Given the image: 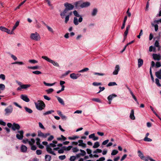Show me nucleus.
I'll return each instance as SVG.
<instances>
[{"instance_id":"1","label":"nucleus","mask_w":161,"mask_h":161,"mask_svg":"<svg viewBox=\"0 0 161 161\" xmlns=\"http://www.w3.org/2000/svg\"><path fill=\"white\" fill-rule=\"evenodd\" d=\"M73 13L75 16V17H74L73 23L75 25H77L79 24L78 22L80 23L82 21L83 18L76 10L74 11Z\"/></svg>"},{"instance_id":"2","label":"nucleus","mask_w":161,"mask_h":161,"mask_svg":"<svg viewBox=\"0 0 161 161\" xmlns=\"http://www.w3.org/2000/svg\"><path fill=\"white\" fill-rule=\"evenodd\" d=\"M36 108L39 110H42L45 107V104L42 100H38L37 102H35Z\"/></svg>"},{"instance_id":"3","label":"nucleus","mask_w":161,"mask_h":161,"mask_svg":"<svg viewBox=\"0 0 161 161\" xmlns=\"http://www.w3.org/2000/svg\"><path fill=\"white\" fill-rule=\"evenodd\" d=\"M30 38L31 40L35 41H39L41 39L40 36L37 32L31 33L30 35Z\"/></svg>"},{"instance_id":"4","label":"nucleus","mask_w":161,"mask_h":161,"mask_svg":"<svg viewBox=\"0 0 161 161\" xmlns=\"http://www.w3.org/2000/svg\"><path fill=\"white\" fill-rule=\"evenodd\" d=\"M56 147V145L53 143H51L48 145H47L46 147L47 151L49 153L54 155H56V154L52 151L51 147Z\"/></svg>"},{"instance_id":"5","label":"nucleus","mask_w":161,"mask_h":161,"mask_svg":"<svg viewBox=\"0 0 161 161\" xmlns=\"http://www.w3.org/2000/svg\"><path fill=\"white\" fill-rule=\"evenodd\" d=\"M42 58L45 60L47 62L52 63L54 66H56L57 67H58L59 66L57 62H55L53 60L50 59V58H49L47 56H42Z\"/></svg>"},{"instance_id":"6","label":"nucleus","mask_w":161,"mask_h":161,"mask_svg":"<svg viewBox=\"0 0 161 161\" xmlns=\"http://www.w3.org/2000/svg\"><path fill=\"white\" fill-rule=\"evenodd\" d=\"M18 133L16 135L17 138L19 140H21L23 139L24 136V131L21 130L20 131H18Z\"/></svg>"},{"instance_id":"7","label":"nucleus","mask_w":161,"mask_h":161,"mask_svg":"<svg viewBox=\"0 0 161 161\" xmlns=\"http://www.w3.org/2000/svg\"><path fill=\"white\" fill-rule=\"evenodd\" d=\"M13 110V108L12 105H9L4 110L5 111V114L8 115L11 113Z\"/></svg>"},{"instance_id":"8","label":"nucleus","mask_w":161,"mask_h":161,"mask_svg":"<svg viewBox=\"0 0 161 161\" xmlns=\"http://www.w3.org/2000/svg\"><path fill=\"white\" fill-rule=\"evenodd\" d=\"M64 5L65 7V9H66L67 11L72 10L74 8V5L68 3H64Z\"/></svg>"},{"instance_id":"9","label":"nucleus","mask_w":161,"mask_h":161,"mask_svg":"<svg viewBox=\"0 0 161 161\" xmlns=\"http://www.w3.org/2000/svg\"><path fill=\"white\" fill-rule=\"evenodd\" d=\"M81 75V74H75L73 73L70 75V77L71 79L75 80L77 79Z\"/></svg>"},{"instance_id":"10","label":"nucleus","mask_w":161,"mask_h":161,"mask_svg":"<svg viewBox=\"0 0 161 161\" xmlns=\"http://www.w3.org/2000/svg\"><path fill=\"white\" fill-rule=\"evenodd\" d=\"M20 128V125L18 124L15 123L13 124V126H12V129L14 131L16 130H19Z\"/></svg>"},{"instance_id":"11","label":"nucleus","mask_w":161,"mask_h":161,"mask_svg":"<svg viewBox=\"0 0 161 161\" xmlns=\"http://www.w3.org/2000/svg\"><path fill=\"white\" fill-rule=\"evenodd\" d=\"M117 96V95L115 94H113L109 95L108 97V99L109 101V104H110L112 99Z\"/></svg>"},{"instance_id":"12","label":"nucleus","mask_w":161,"mask_h":161,"mask_svg":"<svg viewBox=\"0 0 161 161\" xmlns=\"http://www.w3.org/2000/svg\"><path fill=\"white\" fill-rule=\"evenodd\" d=\"M20 98L23 101L26 102H28L30 101L27 96L26 95H21L20 96Z\"/></svg>"},{"instance_id":"13","label":"nucleus","mask_w":161,"mask_h":161,"mask_svg":"<svg viewBox=\"0 0 161 161\" xmlns=\"http://www.w3.org/2000/svg\"><path fill=\"white\" fill-rule=\"evenodd\" d=\"M90 3L89 2H86L82 3L80 5L81 8H84L88 7L90 5Z\"/></svg>"},{"instance_id":"14","label":"nucleus","mask_w":161,"mask_h":161,"mask_svg":"<svg viewBox=\"0 0 161 161\" xmlns=\"http://www.w3.org/2000/svg\"><path fill=\"white\" fill-rule=\"evenodd\" d=\"M120 70L119 67V65H117L115 67V69L114 71L113 72V74L114 75H117L118 74V72Z\"/></svg>"},{"instance_id":"15","label":"nucleus","mask_w":161,"mask_h":161,"mask_svg":"<svg viewBox=\"0 0 161 161\" xmlns=\"http://www.w3.org/2000/svg\"><path fill=\"white\" fill-rule=\"evenodd\" d=\"M153 58L155 60H159L161 58V56L159 55L154 53L153 55Z\"/></svg>"},{"instance_id":"16","label":"nucleus","mask_w":161,"mask_h":161,"mask_svg":"<svg viewBox=\"0 0 161 161\" xmlns=\"http://www.w3.org/2000/svg\"><path fill=\"white\" fill-rule=\"evenodd\" d=\"M20 149L21 152L25 153L27 150V147L24 145H22L20 147Z\"/></svg>"},{"instance_id":"17","label":"nucleus","mask_w":161,"mask_h":161,"mask_svg":"<svg viewBox=\"0 0 161 161\" xmlns=\"http://www.w3.org/2000/svg\"><path fill=\"white\" fill-rule=\"evenodd\" d=\"M143 63V60L142 59H138V68H140L142 66Z\"/></svg>"},{"instance_id":"18","label":"nucleus","mask_w":161,"mask_h":161,"mask_svg":"<svg viewBox=\"0 0 161 161\" xmlns=\"http://www.w3.org/2000/svg\"><path fill=\"white\" fill-rule=\"evenodd\" d=\"M68 11H67L66 9H65L64 10L60 13V15L62 19H63L64 18L65 14L67 13Z\"/></svg>"},{"instance_id":"19","label":"nucleus","mask_w":161,"mask_h":161,"mask_svg":"<svg viewBox=\"0 0 161 161\" xmlns=\"http://www.w3.org/2000/svg\"><path fill=\"white\" fill-rule=\"evenodd\" d=\"M130 117V118L132 120H134L135 119L134 115V111L133 109H132L131 111Z\"/></svg>"},{"instance_id":"20","label":"nucleus","mask_w":161,"mask_h":161,"mask_svg":"<svg viewBox=\"0 0 161 161\" xmlns=\"http://www.w3.org/2000/svg\"><path fill=\"white\" fill-rule=\"evenodd\" d=\"M138 155L139 157L142 159H143L145 158V156H144L143 153L140 151H138Z\"/></svg>"},{"instance_id":"21","label":"nucleus","mask_w":161,"mask_h":161,"mask_svg":"<svg viewBox=\"0 0 161 161\" xmlns=\"http://www.w3.org/2000/svg\"><path fill=\"white\" fill-rule=\"evenodd\" d=\"M155 75L158 78L161 79V72L159 70L155 72Z\"/></svg>"},{"instance_id":"22","label":"nucleus","mask_w":161,"mask_h":161,"mask_svg":"<svg viewBox=\"0 0 161 161\" xmlns=\"http://www.w3.org/2000/svg\"><path fill=\"white\" fill-rule=\"evenodd\" d=\"M31 86L30 84H24L21 85L20 87L22 89H26Z\"/></svg>"},{"instance_id":"23","label":"nucleus","mask_w":161,"mask_h":161,"mask_svg":"<svg viewBox=\"0 0 161 161\" xmlns=\"http://www.w3.org/2000/svg\"><path fill=\"white\" fill-rule=\"evenodd\" d=\"M59 102L63 105H64V103L63 100L59 97H56Z\"/></svg>"},{"instance_id":"24","label":"nucleus","mask_w":161,"mask_h":161,"mask_svg":"<svg viewBox=\"0 0 161 161\" xmlns=\"http://www.w3.org/2000/svg\"><path fill=\"white\" fill-rule=\"evenodd\" d=\"M86 151L87 153L88 154H89V157L91 158H92L93 155L92 154V150L89 149L87 148L86 149Z\"/></svg>"},{"instance_id":"25","label":"nucleus","mask_w":161,"mask_h":161,"mask_svg":"<svg viewBox=\"0 0 161 161\" xmlns=\"http://www.w3.org/2000/svg\"><path fill=\"white\" fill-rule=\"evenodd\" d=\"M51 160V157L49 155H46L45 156V161H50Z\"/></svg>"},{"instance_id":"26","label":"nucleus","mask_w":161,"mask_h":161,"mask_svg":"<svg viewBox=\"0 0 161 161\" xmlns=\"http://www.w3.org/2000/svg\"><path fill=\"white\" fill-rule=\"evenodd\" d=\"M54 111L53 110H50L48 111H47V112H45L43 113V115H47L50 114H52V113H54Z\"/></svg>"},{"instance_id":"27","label":"nucleus","mask_w":161,"mask_h":161,"mask_svg":"<svg viewBox=\"0 0 161 161\" xmlns=\"http://www.w3.org/2000/svg\"><path fill=\"white\" fill-rule=\"evenodd\" d=\"M24 108L25 111L27 112L29 114H31L32 113V110L31 109L27 107H25Z\"/></svg>"},{"instance_id":"28","label":"nucleus","mask_w":161,"mask_h":161,"mask_svg":"<svg viewBox=\"0 0 161 161\" xmlns=\"http://www.w3.org/2000/svg\"><path fill=\"white\" fill-rule=\"evenodd\" d=\"M26 0H25L23 2H22V3H21L19 6H18L17 7H16L14 9V10H16L17 9H19L20 8V7L23 4H24L25 2L26 1Z\"/></svg>"},{"instance_id":"29","label":"nucleus","mask_w":161,"mask_h":161,"mask_svg":"<svg viewBox=\"0 0 161 161\" xmlns=\"http://www.w3.org/2000/svg\"><path fill=\"white\" fill-rule=\"evenodd\" d=\"M99 146L100 144L99 142H97L94 143V145L93 146V147L94 148H97Z\"/></svg>"},{"instance_id":"30","label":"nucleus","mask_w":161,"mask_h":161,"mask_svg":"<svg viewBox=\"0 0 161 161\" xmlns=\"http://www.w3.org/2000/svg\"><path fill=\"white\" fill-rule=\"evenodd\" d=\"M39 67L38 66H35L33 67L28 66L27 68L29 69H39Z\"/></svg>"},{"instance_id":"31","label":"nucleus","mask_w":161,"mask_h":161,"mask_svg":"<svg viewBox=\"0 0 161 161\" xmlns=\"http://www.w3.org/2000/svg\"><path fill=\"white\" fill-rule=\"evenodd\" d=\"M97 12V8H94L93 9L92 12V15L93 16H94L96 15Z\"/></svg>"},{"instance_id":"32","label":"nucleus","mask_w":161,"mask_h":161,"mask_svg":"<svg viewBox=\"0 0 161 161\" xmlns=\"http://www.w3.org/2000/svg\"><path fill=\"white\" fill-rule=\"evenodd\" d=\"M43 83L46 86H53L54 85H55V84L56 83L54 82L53 83H47L46 82H45L44 81L43 82Z\"/></svg>"},{"instance_id":"33","label":"nucleus","mask_w":161,"mask_h":161,"mask_svg":"<svg viewBox=\"0 0 161 161\" xmlns=\"http://www.w3.org/2000/svg\"><path fill=\"white\" fill-rule=\"evenodd\" d=\"M35 142V140L33 138H31L30 141L29 140V144L30 145H32Z\"/></svg>"},{"instance_id":"34","label":"nucleus","mask_w":161,"mask_h":161,"mask_svg":"<svg viewBox=\"0 0 161 161\" xmlns=\"http://www.w3.org/2000/svg\"><path fill=\"white\" fill-rule=\"evenodd\" d=\"M19 22L18 21H17L16 22L15 24L14 25V26L13 27V28L12 29L13 31H14L16 28V27L19 25Z\"/></svg>"},{"instance_id":"35","label":"nucleus","mask_w":161,"mask_h":161,"mask_svg":"<svg viewBox=\"0 0 161 161\" xmlns=\"http://www.w3.org/2000/svg\"><path fill=\"white\" fill-rule=\"evenodd\" d=\"M79 138L78 136H73L72 137H69L68 139L70 140H74Z\"/></svg>"},{"instance_id":"36","label":"nucleus","mask_w":161,"mask_h":161,"mask_svg":"<svg viewBox=\"0 0 161 161\" xmlns=\"http://www.w3.org/2000/svg\"><path fill=\"white\" fill-rule=\"evenodd\" d=\"M29 62L31 64H35L37 63L38 61L34 59H30L29 60Z\"/></svg>"},{"instance_id":"37","label":"nucleus","mask_w":161,"mask_h":161,"mask_svg":"<svg viewBox=\"0 0 161 161\" xmlns=\"http://www.w3.org/2000/svg\"><path fill=\"white\" fill-rule=\"evenodd\" d=\"M72 147V146H69L67 147H63V148H64V149L65 150L69 151L71 149Z\"/></svg>"},{"instance_id":"38","label":"nucleus","mask_w":161,"mask_h":161,"mask_svg":"<svg viewBox=\"0 0 161 161\" xmlns=\"http://www.w3.org/2000/svg\"><path fill=\"white\" fill-rule=\"evenodd\" d=\"M150 74L151 75V79L153 81V82H154V78L152 72V69H151V67H150Z\"/></svg>"},{"instance_id":"39","label":"nucleus","mask_w":161,"mask_h":161,"mask_svg":"<svg viewBox=\"0 0 161 161\" xmlns=\"http://www.w3.org/2000/svg\"><path fill=\"white\" fill-rule=\"evenodd\" d=\"M5 89V85L3 84H0V90L1 91L4 90Z\"/></svg>"},{"instance_id":"40","label":"nucleus","mask_w":161,"mask_h":161,"mask_svg":"<svg viewBox=\"0 0 161 161\" xmlns=\"http://www.w3.org/2000/svg\"><path fill=\"white\" fill-rule=\"evenodd\" d=\"M144 141L145 142H150L152 141V139L147 137H145L144 139Z\"/></svg>"},{"instance_id":"41","label":"nucleus","mask_w":161,"mask_h":161,"mask_svg":"<svg viewBox=\"0 0 161 161\" xmlns=\"http://www.w3.org/2000/svg\"><path fill=\"white\" fill-rule=\"evenodd\" d=\"M118 153V151L116 150H114L111 153L112 155H115Z\"/></svg>"},{"instance_id":"42","label":"nucleus","mask_w":161,"mask_h":161,"mask_svg":"<svg viewBox=\"0 0 161 161\" xmlns=\"http://www.w3.org/2000/svg\"><path fill=\"white\" fill-rule=\"evenodd\" d=\"M54 90L52 88H50L48 89L47 90L46 92L48 94H50Z\"/></svg>"},{"instance_id":"43","label":"nucleus","mask_w":161,"mask_h":161,"mask_svg":"<svg viewBox=\"0 0 161 161\" xmlns=\"http://www.w3.org/2000/svg\"><path fill=\"white\" fill-rule=\"evenodd\" d=\"M152 26L154 27L155 30L156 31H157L158 29V25L157 24L154 25L153 23L152 24Z\"/></svg>"},{"instance_id":"44","label":"nucleus","mask_w":161,"mask_h":161,"mask_svg":"<svg viewBox=\"0 0 161 161\" xmlns=\"http://www.w3.org/2000/svg\"><path fill=\"white\" fill-rule=\"evenodd\" d=\"M19 64V65H22L24 64V63L22 62L17 61L12 63V64Z\"/></svg>"},{"instance_id":"45","label":"nucleus","mask_w":161,"mask_h":161,"mask_svg":"<svg viewBox=\"0 0 161 161\" xmlns=\"http://www.w3.org/2000/svg\"><path fill=\"white\" fill-rule=\"evenodd\" d=\"M155 82L156 84L158 86H161V85L159 83V80L158 79L156 78L155 79Z\"/></svg>"},{"instance_id":"46","label":"nucleus","mask_w":161,"mask_h":161,"mask_svg":"<svg viewBox=\"0 0 161 161\" xmlns=\"http://www.w3.org/2000/svg\"><path fill=\"white\" fill-rule=\"evenodd\" d=\"M117 84L115 82H109L108 84V85L109 86H115L117 85Z\"/></svg>"},{"instance_id":"47","label":"nucleus","mask_w":161,"mask_h":161,"mask_svg":"<svg viewBox=\"0 0 161 161\" xmlns=\"http://www.w3.org/2000/svg\"><path fill=\"white\" fill-rule=\"evenodd\" d=\"M89 70V69L87 68H86L82 70H81L78 71L79 73L83 72H84L86 71Z\"/></svg>"},{"instance_id":"48","label":"nucleus","mask_w":161,"mask_h":161,"mask_svg":"<svg viewBox=\"0 0 161 161\" xmlns=\"http://www.w3.org/2000/svg\"><path fill=\"white\" fill-rule=\"evenodd\" d=\"M102 152V151L101 149H97L96 150L93 151V153H101Z\"/></svg>"},{"instance_id":"49","label":"nucleus","mask_w":161,"mask_h":161,"mask_svg":"<svg viewBox=\"0 0 161 161\" xmlns=\"http://www.w3.org/2000/svg\"><path fill=\"white\" fill-rule=\"evenodd\" d=\"M32 73L36 75H40L42 74V72L41 71L38 70L33 71Z\"/></svg>"},{"instance_id":"50","label":"nucleus","mask_w":161,"mask_h":161,"mask_svg":"<svg viewBox=\"0 0 161 161\" xmlns=\"http://www.w3.org/2000/svg\"><path fill=\"white\" fill-rule=\"evenodd\" d=\"M80 151L81 152V153H80L81 156H83L85 155L86 154V152L84 150L80 149Z\"/></svg>"},{"instance_id":"51","label":"nucleus","mask_w":161,"mask_h":161,"mask_svg":"<svg viewBox=\"0 0 161 161\" xmlns=\"http://www.w3.org/2000/svg\"><path fill=\"white\" fill-rule=\"evenodd\" d=\"M0 30L2 31L6 32V30H7V28L4 27L0 26Z\"/></svg>"},{"instance_id":"52","label":"nucleus","mask_w":161,"mask_h":161,"mask_svg":"<svg viewBox=\"0 0 161 161\" xmlns=\"http://www.w3.org/2000/svg\"><path fill=\"white\" fill-rule=\"evenodd\" d=\"M92 100L93 101H94L98 103H100L101 101L98 98H93L92 99Z\"/></svg>"},{"instance_id":"53","label":"nucleus","mask_w":161,"mask_h":161,"mask_svg":"<svg viewBox=\"0 0 161 161\" xmlns=\"http://www.w3.org/2000/svg\"><path fill=\"white\" fill-rule=\"evenodd\" d=\"M69 15H66L65 18V23H67L69 19Z\"/></svg>"},{"instance_id":"54","label":"nucleus","mask_w":161,"mask_h":161,"mask_svg":"<svg viewBox=\"0 0 161 161\" xmlns=\"http://www.w3.org/2000/svg\"><path fill=\"white\" fill-rule=\"evenodd\" d=\"M129 30H126L125 31L124 34V40L126 38V36H127V35L128 34V32ZM125 40H124V41Z\"/></svg>"},{"instance_id":"55","label":"nucleus","mask_w":161,"mask_h":161,"mask_svg":"<svg viewBox=\"0 0 161 161\" xmlns=\"http://www.w3.org/2000/svg\"><path fill=\"white\" fill-rule=\"evenodd\" d=\"M59 158L61 160H63L66 158V156L65 155L60 156H59Z\"/></svg>"},{"instance_id":"56","label":"nucleus","mask_w":161,"mask_h":161,"mask_svg":"<svg viewBox=\"0 0 161 161\" xmlns=\"http://www.w3.org/2000/svg\"><path fill=\"white\" fill-rule=\"evenodd\" d=\"M14 31H13V29L11 31L10 30H8L7 28V30L6 31V32L9 34H13L14 33Z\"/></svg>"},{"instance_id":"57","label":"nucleus","mask_w":161,"mask_h":161,"mask_svg":"<svg viewBox=\"0 0 161 161\" xmlns=\"http://www.w3.org/2000/svg\"><path fill=\"white\" fill-rule=\"evenodd\" d=\"M43 133L41 131L39 130L38 131V136H39L42 137L43 136Z\"/></svg>"},{"instance_id":"58","label":"nucleus","mask_w":161,"mask_h":161,"mask_svg":"<svg viewBox=\"0 0 161 161\" xmlns=\"http://www.w3.org/2000/svg\"><path fill=\"white\" fill-rule=\"evenodd\" d=\"M0 124L3 125V126H5L6 123L5 122H4L2 119H0Z\"/></svg>"},{"instance_id":"59","label":"nucleus","mask_w":161,"mask_h":161,"mask_svg":"<svg viewBox=\"0 0 161 161\" xmlns=\"http://www.w3.org/2000/svg\"><path fill=\"white\" fill-rule=\"evenodd\" d=\"M72 150L73 152L74 153L77 152L79 150V149L76 147L73 148Z\"/></svg>"},{"instance_id":"60","label":"nucleus","mask_w":161,"mask_h":161,"mask_svg":"<svg viewBox=\"0 0 161 161\" xmlns=\"http://www.w3.org/2000/svg\"><path fill=\"white\" fill-rule=\"evenodd\" d=\"M42 151L40 150H37L36 151V153L37 155H39L42 154Z\"/></svg>"},{"instance_id":"61","label":"nucleus","mask_w":161,"mask_h":161,"mask_svg":"<svg viewBox=\"0 0 161 161\" xmlns=\"http://www.w3.org/2000/svg\"><path fill=\"white\" fill-rule=\"evenodd\" d=\"M92 85L94 86H98L101 85V83L94 82L92 83Z\"/></svg>"},{"instance_id":"62","label":"nucleus","mask_w":161,"mask_h":161,"mask_svg":"<svg viewBox=\"0 0 161 161\" xmlns=\"http://www.w3.org/2000/svg\"><path fill=\"white\" fill-rule=\"evenodd\" d=\"M78 142L79 143L78 146H82V145L83 143V141L82 140H79L78 141Z\"/></svg>"},{"instance_id":"63","label":"nucleus","mask_w":161,"mask_h":161,"mask_svg":"<svg viewBox=\"0 0 161 161\" xmlns=\"http://www.w3.org/2000/svg\"><path fill=\"white\" fill-rule=\"evenodd\" d=\"M46 27L47 28L48 30L51 32H53V29L51 27H50V26H49L48 25H47Z\"/></svg>"},{"instance_id":"64","label":"nucleus","mask_w":161,"mask_h":161,"mask_svg":"<svg viewBox=\"0 0 161 161\" xmlns=\"http://www.w3.org/2000/svg\"><path fill=\"white\" fill-rule=\"evenodd\" d=\"M76 159V157L75 156H72L70 157V161H74Z\"/></svg>"}]
</instances>
